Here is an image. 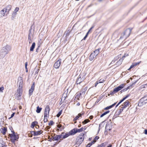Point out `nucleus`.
<instances>
[{"instance_id": "nucleus-6", "label": "nucleus", "mask_w": 147, "mask_h": 147, "mask_svg": "<svg viewBox=\"0 0 147 147\" xmlns=\"http://www.w3.org/2000/svg\"><path fill=\"white\" fill-rule=\"evenodd\" d=\"M84 133H82L80 134L79 136L77 137V142L79 144H81L84 140Z\"/></svg>"}, {"instance_id": "nucleus-58", "label": "nucleus", "mask_w": 147, "mask_h": 147, "mask_svg": "<svg viewBox=\"0 0 147 147\" xmlns=\"http://www.w3.org/2000/svg\"><path fill=\"white\" fill-rule=\"evenodd\" d=\"M144 134H147V130L146 129L144 130Z\"/></svg>"}, {"instance_id": "nucleus-44", "label": "nucleus", "mask_w": 147, "mask_h": 147, "mask_svg": "<svg viewBox=\"0 0 147 147\" xmlns=\"http://www.w3.org/2000/svg\"><path fill=\"white\" fill-rule=\"evenodd\" d=\"M61 113L62 111H60L57 115V117H59L61 115Z\"/></svg>"}, {"instance_id": "nucleus-57", "label": "nucleus", "mask_w": 147, "mask_h": 147, "mask_svg": "<svg viewBox=\"0 0 147 147\" xmlns=\"http://www.w3.org/2000/svg\"><path fill=\"white\" fill-rule=\"evenodd\" d=\"M61 124H59L57 125V126L58 128H60L61 127Z\"/></svg>"}, {"instance_id": "nucleus-1", "label": "nucleus", "mask_w": 147, "mask_h": 147, "mask_svg": "<svg viewBox=\"0 0 147 147\" xmlns=\"http://www.w3.org/2000/svg\"><path fill=\"white\" fill-rule=\"evenodd\" d=\"M11 49V47L7 45L3 47L0 50V58L3 59Z\"/></svg>"}, {"instance_id": "nucleus-55", "label": "nucleus", "mask_w": 147, "mask_h": 147, "mask_svg": "<svg viewBox=\"0 0 147 147\" xmlns=\"http://www.w3.org/2000/svg\"><path fill=\"white\" fill-rule=\"evenodd\" d=\"M16 15V14H15L13 13H12V17L13 18H14L15 17Z\"/></svg>"}, {"instance_id": "nucleus-3", "label": "nucleus", "mask_w": 147, "mask_h": 147, "mask_svg": "<svg viewBox=\"0 0 147 147\" xmlns=\"http://www.w3.org/2000/svg\"><path fill=\"white\" fill-rule=\"evenodd\" d=\"M147 103V95L142 98L139 100L138 106L141 107Z\"/></svg>"}, {"instance_id": "nucleus-25", "label": "nucleus", "mask_w": 147, "mask_h": 147, "mask_svg": "<svg viewBox=\"0 0 147 147\" xmlns=\"http://www.w3.org/2000/svg\"><path fill=\"white\" fill-rule=\"evenodd\" d=\"M38 123L36 121H35L34 122H33L32 123L31 125V127L32 128H34V126H35L36 124H37Z\"/></svg>"}, {"instance_id": "nucleus-52", "label": "nucleus", "mask_w": 147, "mask_h": 147, "mask_svg": "<svg viewBox=\"0 0 147 147\" xmlns=\"http://www.w3.org/2000/svg\"><path fill=\"white\" fill-rule=\"evenodd\" d=\"M116 93L114 91V90L113 89V91L112 92L111 91V92L110 94L111 95H113L115 93Z\"/></svg>"}, {"instance_id": "nucleus-16", "label": "nucleus", "mask_w": 147, "mask_h": 147, "mask_svg": "<svg viewBox=\"0 0 147 147\" xmlns=\"http://www.w3.org/2000/svg\"><path fill=\"white\" fill-rule=\"evenodd\" d=\"M69 134V136L70 135H74L76 134V128H75L72 129L70 130L68 132Z\"/></svg>"}, {"instance_id": "nucleus-12", "label": "nucleus", "mask_w": 147, "mask_h": 147, "mask_svg": "<svg viewBox=\"0 0 147 147\" xmlns=\"http://www.w3.org/2000/svg\"><path fill=\"white\" fill-rule=\"evenodd\" d=\"M7 13V12L5 11V9L3 8L2 10L0 11V18H2L5 15L6 16V14Z\"/></svg>"}, {"instance_id": "nucleus-27", "label": "nucleus", "mask_w": 147, "mask_h": 147, "mask_svg": "<svg viewBox=\"0 0 147 147\" xmlns=\"http://www.w3.org/2000/svg\"><path fill=\"white\" fill-rule=\"evenodd\" d=\"M42 108L40 107H39L38 106L37 107V109L36 110V112L38 113H40L41 110H42Z\"/></svg>"}, {"instance_id": "nucleus-7", "label": "nucleus", "mask_w": 147, "mask_h": 147, "mask_svg": "<svg viewBox=\"0 0 147 147\" xmlns=\"http://www.w3.org/2000/svg\"><path fill=\"white\" fill-rule=\"evenodd\" d=\"M84 80V78L83 77L81 78V75H80L77 78L76 82V84H80L81 82L83 81Z\"/></svg>"}, {"instance_id": "nucleus-64", "label": "nucleus", "mask_w": 147, "mask_h": 147, "mask_svg": "<svg viewBox=\"0 0 147 147\" xmlns=\"http://www.w3.org/2000/svg\"><path fill=\"white\" fill-rule=\"evenodd\" d=\"M87 36H85L84 37V38H83V40H85L86 39V38L87 37Z\"/></svg>"}, {"instance_id": "nucleus-60", "label": "nucleus", "mask_w": 147, "mask_h": 147, "mask_svg": "<svg viewBox=\"0 0 147 147\" xmlns=\"http://www.w3.org/2000/svg\"><path fill=\"white\" fill-rule=\"evenodd\" d=\"M93 118V116H92V115H91V116H90L89 117V118L90 119H92Z\"/></svg>"}, {"instance_id": "nucleus-21", "label": "nucleus", "mask_w": 147, "mask_h": 147, "mask_svg": "<svg viewBox=\"0 0 147 147\" xmlns=\"http://www.w3.org/2000/svg\"><path fill=\"white\" fill-rule=\"evenodd\" d=\"M76 128V133L77 132H80L82 131H83L85 130L86 128H83V127H82L80 129H78Z\"/></svg>"}, {"instance_id": "nucleus-31", "label": "nucleus", "mask_w": 147, "mask_h": 147, "mask_svg": "<svg viewBox=\"0 0 147 147\" xmlns=\"http://www.w3.org/2000/svg\"><path fill=\"white\" fill-rule=\"evenodd\" d=\"M19 8L18 7H16L15 8V10H14V11L13 12V13L14 14H16V15L17 14V12H18V10H19Z\"/></svg>"}, {"instance_id": "nucleus-48", "label": "nucleus", "mask_w": 147, "mask_h": 147, "mask_svg": "<svg viewBox=\"0 0 147 147\" xmlns=\"http://www.w3.org/2000/svg\"><path fill=\"white\" fill-rule=\"evenodd\" d=\"M146 86H147V84L144 85H143L141 86L142 88H145Z\"/></svg>"}, {"instance_id": "nucleus-9", "label": "nucleus", "mask_w": 147, "mask_h": 147, "mask_svg": "<svg viewBox=\"0 0 147 147\" xmlns=\"http://www.w3.org/2000/svg\"><path fill=\"white\" fill-rule=\"evenodd\" d=\"M11 5H9L7 6L5 8H4L7 12V13L6 14V16H7L9 14V11L11 10Z\"/></svg>"}, {"instance_id": "nucleus-10", "label": "nucleus", "mask_w": 147, "mask_h": 147, "mask_svg": "<svg viewBox=\"0 0 147 147\" xmlns=\"http://www.w3.org/2000/svg\"><path fill=\"white\" fill-rule=\"evenodd\" d=\"M61 60L57 61L54 64V67L55 68H58L61 65Z\"/></svg>"}, {"instance_id": "nucleus-46", "label": "nucleus", "mask_w": 147, "mask_h": 147, "mask_svg": "<svg viewBox=\"0 0 147 147\" xmlns=\"http://www.w3.org/2000/svg\"><path fill=\"white\" fill-rule=\"evenodd\" d=\"M53 123H54L53 122V121H51L49 123V125H52Z\"/></svg>"}, {"instance_id": "nucleus-26", "label": "nucleus", "mask_w": 147, "mask_h": 147, "mask_svg": "<svg viewBox=\"0 0 147 147\" xmlns=\"http://www.w3.org/2000/svg\"><path fill=\"white\" fill-rule=\"evenodd\" d=\"M67 96V94L65 93H63V95L61 98V100H64L65 99Z\"/></svg>"}, {"instance_id": "nucleus-33", "label": "nucleus", "mask_w": 147, "mask_h": 147, "mask_svg": "<svg viewBox=\"0 0 147 147\" xmlns=\"http://www.w3.org/2000/svg\"><path fill=\"white\" fill-rule=\"evenodd\" d=\"M49 112H46V111H45L44 114V117H49Z\"/></svg>"}, {"instance_id": "nucleus-32", "label": "nucleus", "mask_w": 147, "mask_h": 147, "mask_svg": "<svg viewBox=\"0 0 147 147\" xmlns=\"http://www.w3.org/2000/svg\"><path fill=\"white\" fill-rule=\"evenodd\" d=\"M125 85V84H121L120 86H118V87L120 89V90H121L122 88H123V87H124V86Z\"/></svg>"}, {"instance_id": "nucleus-28", "label": "nucleus", "mask_w": 147, "mask_h": 147, "mask_svg": "<svg viewBox=\"0 0 147 147\" xmlns=\"http://www.w3.org/2000/svg\"><path fill=\"white\" fill-rule=\"evenodd\" d=\"M50 108L49 107V105H47L45 108V111H46V112H49L50 111Z\"/></svg>"}, {"instance_id": "nucleus-20", "label": "nucleus", "mask_w": 147, "mask_h": 147, "mask_svg": "<svg viewBox=\"0 0 147 147\" xmlns=\"http://www.w3.org/2000/svg\"><path fill=\"white\" fill-rule=\"evenodd\" d=\"M129 95H127L125 97L123 98L116 105V107H117L118 106L121 102H123L124 100H125L127 98Z\"/></svg>"}, {"instance_id": "nucleus-45", "label": "nucleus", "mask_w": 147, "mask_h": 147, "mask_svg": "<svg viewBox=\"0 0 147 147\" xmlns=\"http://www.w3.org/2000/svg\"><path fill=\"white\" fill-rule=\"evenodd\" d=\"M125 108L124 107H123V106H121V108L119 110V112L121 113L123 110V109Z\"/></svg>"}, {"instance_id": "nucleus-2", "label": "nucleus", "mask_w": 147, "mask_h": 147, "mask_svg": "<svg viewBox=\"0 0 147 147\" xmlns=\"http://www.w3.org/2000/svg\"><path fill=\"white\" fill-rule=\"evenodd\" d=\"M100 49H98L94 51L89 56V60L91 61L96 58V56L99 53Z\"/></svg>"}, {"instance_id": "nucleus-40", "label": "nucleus", "mask_w": 147, "mask_h": 147, "mask_svg": "<svg viewBox=\"0 0 147 147\" xmlns=\"http://www.w3.org/2000/svg\"><path fill=\"white\" fill-rule=\"evenodd\" d=\"M99 138V137L98 136H96L93 140V141L94 142V143Z\"/></svg>"}, {"instance_id": "nucleus-61", "label": "nucleus", "mask_w": 147, "mask_h": 147, "mask_svg": "<svg viewBox=\"0 0 147 147\" xmlns=\"http://www.w3.org/2000/svg\"><path fill=\"white\" fill-rule=\"evenodd\" d=\"M98 84V82H97V81H96V82L95 83V86H96L97 85V84Z\"/></svg>"}, {"instance_id": "nucleus-63", "label": "nucleus", "mask_w": 147, "mask_h": 147, "mask_svg": "<svg viewBox=\"0 0 147 147\" xmlns=\"http://www.w3.org/2000/svg\"><path fill=\"white\" fill-rule=\"evenodd\" d=\"M89 32H90L89 31H88L87 33L85 36H87Z\"/></svg>"}, {"instance_id": "nucleus-18", "label": "nucleus", "mask_w": 147, "mask_h": 147, "mask_svg": "<svg viewBox=\"0 0 147 147\" xmlns=\"http://www.w3.org/2000/svg\"><path fill=\"white\" fill-rule=\"evenodd\" d=\"M61 135H62L63 139H65L69 136V134L68 132L67 133L63 132L61 133Z\"/></svg>"}, {"instance_id": "nucleus-29", "label": "nucleus", "mask_w": 147, "mask_h": 147, "mask_svg": "<svg viewBox=\"0 0 147 147\" xmlns=\"http://www.w3.org/2000/svg\"><path fill=\"white\" fill-rule=\"evenodd\" d=\"M94 143V142L93 141L89 143L87 145L86 147H90Z\"/></svg>"}, {"instance_id": "nucleus-53", "label": "nucleus", "mask_w": 147, "mask_h": 147, "mask_svg": "<svg viewBox=\"0 0 147 147\" xmlns=\"http://www.w3.org/2000/svg\"><path fill=\"white\" fill-rule=\"evenodd\" d=\"M38 42L40 43V44H41L42 42V40L41 39H40L38 40Z\"/></svg>"}, {"instance_id": "nucleus-51", "label": "nucleus", "mask_w": 147, "mask_h": 147, "mask_svg": "<svg viewBox=\"0 0 147 147\" xmlns=\"http://www.w3.org/2000/svg\"><path fill=\"white\" fill-rule=\"evenodd\" d=\"M140 61L139 62L136 63H134L133 64L134 66H136V65H139L140 63Z\"/></svg>"}, {"instance_id": "nucleus-56", "label": "nucleus", "mask_w": 147, "mask_h": 147, "mask_svg": "<svg viewBox=\"0 0 147 147\" xmlns=\"http://www.w3.org/2000/svg\"><path fill=\"white\" fill-rule=\"evenodd\" d=\"M82 115V114H81V113H79L78 115H77L79 117V118L80 117H81Z\"/></svg>"}, {"instance_id": "nucleus-43", "label": "nucleus", "mask_w": 147, "mask_h": 147, "mask_svg": "<svg viewBox=\"0 0 147 147\" xmlns=\"http://www.w3.org/2000/svg\"><path fill=\"white\" fill-rule=\"evenodd\" d=\"M4 89V88L3 86L0 87V92H3Z\"/></svg>"}, {"instance_id": "nucleus-47", "label": "nucleus", "mask_w": 147, "mask_h": 147, "mask_svg": "<svg viewBox=\"0 0 147 147\" xmlns=\"http://www.w3.org/2000/svg\"><path fill=\"white\" fill-rule=\"evenodd\" d=\"M48 117H44V122H46L48 121Z\"/></svg>"}, {"instance_id": "nucleus-14", "label": "nucleus", "mask_w": 147, "mask_h": 147, "mask_svg": "<svg viewBox=\"0 0 147 147\" xmlns=\"http://www.w3.org/2000/svg\"><path fill=\"white\" fill-rule=\"evenodd\" d=\"M32 28H30L29 30V33L28 35V40L29 41V43H30L32 42L31 40V36H32V34L31 33V31Z\"/></svg>"}, {"instance_id": "nucleus-38", "label": "nucleus", "mask_w": 147, "mask_h": 147, "mask_svg": "<svg viewBox=\"0 0 147 147\" xmlns=\"http://www.w3.org/2000/svg\"><path fill=\"white\" fill-rule=\"evenodd\" d=\"M105 80L104 79H100V80L97 81L98 82V83H103L104 81H105Z\"/></svg>"}, {"instance_id": "nucleus-11", "label": "nucleus", "mask_w": 147, "mask_h": 147, "mask_svg": "<svg viewBox=\"0 0 147 147\" xmlns=\"http://www.w3.org/2000/svg\"><path fill=\"white\" fill-rule=\"evenodd\" d=\"M43 132L42 130H40L37 131H32L31 132L32 134H33L34 136H37L41 134Z\"/></svg>"}, {"instance_id": "nucleus-4", "label": "nucleus", "mask_w": 147, "mask_h": 147, "mask_svg": "<svg viewBox=\"0 0 147 147\" xmlns=\"http://www.w3.org/2000/svg\"><path fill=\"white\" fill-rule=\"evenodd\" d=\"M12 134H9V136L11 138V141L13 143L15 142L16 140H17L18 139L19 137L18 136L16 135L15 134V132L13 131H11Z\"/></svg>"}, {"instance_id": "nucleus-34", "label": "nucleus", "mask_w": 147, "mask_h": 147, "mask_svg": "<svg viewBox=\"0 0 147 147\" xmlns=\"http://www.w3.org/2000/svg\"><path fill=\"white\" fill-rule=\"evenodd\" d=\"M129 86H128V87H127V88H125L124 89H123V90H122L121 91V93H122L123 92H125L126 91H127V90H128V89H129Z\"/></svg>"}, {"instance_id": "nucleus-13", "label": "nucleus", "mask_w": 147, "mask_h": 147, "mask_svg": "<svg viewBox=\"0 0 147 147\" xmlns=\"http://www.w3.org/2000/svg\"><path fill=\"white\" fill-rule=\"evenodd\" d=\"M53 140H57L59 139L62 140V135L61 134L59 135H57L53 138Z\"/></svg>"}, {"instance_id": "nucleus-15", "label": "nucleus", "mask_w": 147, "mask_h": 147, "mask_svg": "<svg viewBox=\"0 0 147 147\" xmlns=\"http://www.w3.org/2000/svg\"><path fill=\"white\" fill-rule=\"evenodd\" d=\"M23 83V80L22 78L21 77H19L18 78V83L19 84V88L20 87V86L22 85Z\"/></svg>"}, {"instance_id": "nucleus-59", "label": "nucleus", "mask_w": 147, "mask_h": 147, "mask_svg": "<svg viewBox=\"0 0 147 147\" xmlns=\"http://www.w3.org/2000/svg\"><path fill=\"white\" fill-rule=\"evenodd\" d=\"M134 65L133 64L132 65H131L130 67V68H132L133 67H134Z\"/></svg>"}, {"instance_id": "nucleus-35", "label": "nucleus", "mask_w": 147, "mask_h": 147, "mask_svg": "<svg viewBox=\"0 0 147 147\" xmlns=\"http://www.w3.org/2000/svg\"><path fill=\"white\" fill-rule=\"evenodd\" d=\"M90 121V120L87 119L83 121L82 122V123L83 124H86L87 123Z\"/></svg>"}, {"instance_id": "nucleus-17", "label": "nucleus", "mask_w": 147, "mask_h": 147, "mask_svg": "<svg viewBox=\"0 0 147 147\" xmlns=\"http://www.w3.org/2000/svg\"><path fill=\"white\" fill-rule=\"evenodd\" d=\"M7 131V128L6 127H3L1 128V132L2 134L5 135Z\"/></svg>"}, {"instance_id": "nucleus-41", "label": "nucleus", "mask_w": 147, "mask_h": 147, "mask_svg": "<svg viewBox=\"0 0 147 147\" xmlns=\"http://www.w3.org/2000/svg\"><path fill=\"white\" fill-rule=\"evenodd\" d=\"M34 90V89H32L31 88H30V89L29 90V94H30V95L32 94V93Z\"/></svg>"}, {"instance_id": "nucleus-36", "label": "nucleus", "mask_w": 147, "mask_h": 147, "mask_svg": "<svg viewBox=\"0 0 147 147\" xmlns=\"http://www.w3.org/2000/svg\"><path fill=\"white\" fill-rule=\"evenodd\" d=\"M105 143H102L100 145H99L97 147H105Z\"/></svg>"}, {"instance_id": "nucleus-8", "label": "nucleus", "mask_w": 147, "mask_h": 147, "mask_svg": "<svg viewBox=\"0 0 147 147\" xmlns=\"http://www.w3.org/2000/svg\"><path fill=\"white\" fill-rule=\"evenodd\" d=\"M22 92L21 87L17 89V92L16 93V96L18 98V99L19 98V97L22 95Z\"/></svg>"}, {"instance_id": "nucleus-23", "label": "nucleus", "mask_w": 147, "mask_h": 147, "mask_svg": "<svg viewBox=\"0 0 147 147\" xmlns=\"http://www.w3.org/2000/svg\"><path fill=\"white\" fill-rule=\"evenodd\" d=\"M116 102L114 104H112V105H110L109 106L105 108L104 109L105 110H108V109H109L111 108H112V107H114V106H115V105L116 104Z\"/></svg>"}, {"instance_id": "nucleus-54", "label": "nucleus", "mask_w": 147, "mask_h": 147, "mask_svg": "<svg viewBox=\"0 0 147 147\" xmlns=\"http://www.w3.org/2000/svg\"><path fill=\"white\" fill-rule=\"evenodd\" d=\"M14 115H15V113H13L11 115V117H10V118L13 117L14 116Z\"/></svg>"}, {"instance_id": "nucleus-19", "label": "nucleus", "mask_w": 147, "mask_h": 147, "mask_svg": "<svg viewBox=\"0 0 147 147\" xmlns=\"http://www.w3.org/2000/svg\"><path fill=\"white\" fill-rule=\"evenodd\" d=\"M129 102L128 100H126L125 102L123 103L122 106L125 108L129 106Z\"/></svg>"}, {"instance_id": "nucleus-37", "label": "nucleus", "mask_w": 147, "mask_h": 147, "mask_svg": "<svg viewBox=\"0 0 147 147\" xmlns=\"http://www.w3.org/2000/svg\"><path fill=\"white\" fill-rule=\"evenodd\" d=\"M0 147H7V145L5 144V143L3 144L0 143Z\"/></svg>"}, {"instance_id": "nucleus-50", "label": "nucleus", "mask_w": 147, "mask_h": 147, "mask_svg": "<svg viewBox=\"0 0 147 147\" xmlns=\"http://www.w3.org/2000/svg\"><path fill=\"white\" fill-rule=\"evenodd\" d=\"M128 56V54H125L123 56L122 58V59H123L124 58H125L126 56Z\"/></svg>"}, {"instance_id": "nucleus-62", "label": "nucleus", "mask_w": 147, "mask_h": 147, "mask_svg": "<svg viewBox=\"0 0 147 147\" xmlns=\"http://www.w3.org/2000/svg\"><path fill=\"white\" fill-rule=\"evenodd\" d=\"M89 32H90L89 31H88L87 33L85 36H87Z\"/></svg>"}, {"instance_id": "nucleus-24", "label": "nucleus", "mask_w": 147, "mask_h": 147, "mask_svg": "<svg viewBox=\"0 0 147 147\" xmlns=\"http://www.w3.org/2000/svg\"><path fill=\"white\" fill-rule=\"evenodd\" d=\"M35 44L34 42L32 43V46L30 48V51H33L35 47Z\"/></svg>"}, {"instance_id": "nucleus-49", "label": "nucleus", "mask_w": 147, "mask_h": 147, "mask_svg": "<svg viewBox=\"0 0 147 147\" xmlns=\"http://www.w3.org/2000/svg\"><path fill=\"white\" fill-rule=\"evenodd\" d=\"M34 87H35L34 82L33 83L31 88L32 89H33L34 90Z\"/></svg>"}, {"instance_id": "nucleus-5", "label": "nucleus", "mask_w": 147, "mask_h": 147, "mask_svg": "<svg viewBox=\"0 0 147 147\" xmlns=\"http://www.w3.org/2000/svg\"><path fill=\"white\" fill-rule=\"evenodd\" d=\"M131 30L130 29H126L122 34V37L121 36L120 38H122L123 36H125V38H126L128 37L131 32Z\"/></svg>"}, {"instance_id": "nucleus-22", "label": "nucleus", "mask_w": 147, "mask_h": 147, "mask_svg": "<svg viewBox=\"0 0 147 147\" xmlns=\"http://www.w3.org/2000/svg\"><path fill=\"white\" fill-rule=\"evenodd\" d=\"M123 60V59H120L116 63V65H117V66H118L119 65H120Z\"/></svg>"}, {"instance_id": "nucleus-42", "label": "nucleus", "mask_w": 147, "mask_h": 147, "mask_svg": "<svg viewBox=\"0 0 147 147\" xmlns=\"http://www.w3.org/2000/svg\"><path fill=\"white\" fill-rule=\"evenodd\" d=\"M79 117L77 116L74 119V121H75L74 123H76V121L78 119Z\"/></svg>"}, {"instance_id": "nucleus-30", "label": "nucleus", "mask_w": 147, "mask_h": 147, "mask_svg": "<svg viewBox=\"0 0 147 147\" xmlns=\"http://www.w3.org/2000/svg\"><path fill=\"white\" fill-rule=\"evenodd\" d=\"M110 112L109 111H106V112H105L103 114H102L100 116V117H102L103 116L109 113Z\"/></svg>"}, {"instance_id": "nucleus-39", "label": "nucleus", "mask_w": 147, "mask_h": 147, "mask_svg": "<svg viewBox=\"0 0 147 147\" xmlns=\"http://www.w3.org/2000/svg\"><path fill=\"white\" fill-rule=\"evenodd\" d=\"M114 91L115 92H118V91L120 90V89L119 88L117 87V88H115L114 89Z\"/></svg>"}]
</instances>
